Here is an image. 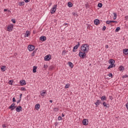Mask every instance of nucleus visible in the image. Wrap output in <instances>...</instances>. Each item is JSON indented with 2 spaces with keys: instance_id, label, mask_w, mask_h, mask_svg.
I'll list each match as a JSON object with an SVG mask.
<instances>
[{
  "instance_id": "34",
  "label": "nucleus",
  "mask_w": 128,
  "mask_h": 128,
  "mask_svg": "<svg viewBox=\"0 0 128 128\" xmlns=\"http://www.w3.org/2000/svg\"><path fill=\"white\" fill-rule=\"evenodd\" d=\"M44 68H45V70H46L48 68V65L44 64Z\"/></svg>"
},
{
  "instance_id": "29",
  "label": "nucleus",
  "mask_w": 128,
  "mask_h": 128,
  "mask_svg": "<svg viewBox=\"0 0 128 128\" xmlns=\"http://www.w3.org/2000/svg\"><path fill=\"white\" fill-rule=\"evenodd\" d=\"M112 20H107L106 21V24H112Z\"/></svg>"
},
{
  "instance_id": "19",
  "label": "nucleus",
  "mask_w": 128,
  "mask_h": 128,
  "mask_svg": "<svg viewBox=\"0 0 128 128\" xmlns=\"http://www.w3.org/2000/svg\"><path fill=\"white\" fill-rule=\"evenodd\" d=\"M40 104H36L35 106V108L36 110H40Z\"/></svg>"
},
{
  "instance_id": "40",
  "label": "nucleus",
  "mask_w": 128,
  "mask_h": 128,
  "mask_svg": "<svg viewBox=\"0 0 128 128\" xmlns=\"http://www.w3.org/2000/svg\"><path fill=\"white\" fill-rule=\"evenodd\" d=\"M106 102H103L102 103V105L104 106H106Z\"/></svg>"
},
{
  "instance_id": "52",
  "label": "nucleus",
  "mask_w": 128,
  "mask_h": 128,
  "mask_svg": "<svg viewBox=\"0 0 128 128\" xmlns=\"http://www.w3.org/2000/svg\"><path fill=\"white\" fill-rule=\"evenodd\" d=\"M106 106V108H110V106L108 104H106V106Z\"/></svg>"
},
{
  "instance_id": "18",
  "label": "nucleus",
  "mask_w": 128,
  "mask_h": 128,
  "mask_svg": "<svg viewBox=\"0 0 128 128\" xmlns=\"http://www.w3.org/2000/svg\"><path fill=\"white\" fill-rule=\"evenodd\" d=\"M100 104H101V102L100 100H97L96 102H95V104L96 106H100Z\"/></svg>"
},
{
  "instance_id": "54",
  "label": "nucleus",
  "mask_w": 128,
  "mask_h": 128,
  "mask_svg": "<svg viewBox=\"0 0 128 128\" xmlns=\"http://www.w3.org/2000/svg\"><path fill=\"white\" fill-rule=\"evenodd\" d=\"M106 48H108V45H106Z\"/></svg>"
},
{
  "instance_id": "15",
  "label": "nucleus",
  "mask_w": 128,
  "mask_h": 128,
  "mask_svg": "<svg viewBox=\"0 0 128 128\" xmlns=\"http://www.w3.org/2000/svg\"><path fill=\"white\" fill-rule=\"evenodd\" d=\"M46 94V90H43V91L40 92V96H44Z\"/></svg>"
},
{
  "instance_id": "46",
  "label": "nucleus",
  "mask_w": 128,
  "mask_h": 128,
  "mask_svg": "<svg viewBox=\"0 0 128 128\" xmlns=\"http://www.w3.org/2000/svg\"><path fill=\"white\" fill-rule=\"evenodd\" d=\"M2 128H6V126L5 124H4L2 125Z\"/></svg>"
},
{
  "instance_id": "33",
  "label": "nucleus",
  "mask_w": 128,
  "mask_h": 128,
  "mask_svg": "<svg viewBox=\"0 0 128 128\" xmlns=\"http://www.w3.org/2000/svg\"><path fill=\"white\" fill-rule=\"evenodd\" d=\"M70 88V84H66L65 86V88Z\"/></svg>"
},
{
  "instance_id": "53",
  "label": "nucleus",
  "mask_w": 128,
  "mask_h": 128,
  "mask_svg": "<svg viewBox=\"0 0 128 128\" xmlns=\"http://www.w3.org/2000/svg\"><path fill=\"white\" fill-rule=\"evenodd\" d=\"M112 22H118L116 21L111 20Z\"/></svg>"
},
{
  "instance_id": "14",
  "label": "nucleus",
  "mask_w": 128,
  "mask_h": 128,
  "mask_svg": "<svg viewBox=\"0 0 128 128\" xmlns=\"http://www.w3.org/2000/svg\"><path fill=\"white\" fill-rule=\"evenodd\" d=\"M94 24H96V26H98L100 24V20L98 19H96L94 20Z\"/></svg>"
},
{
  "instance_id": "25",
  "label": "nucleus",
  "mask_w": 128,
  "mask_h": 128,
  "mask_svg": "<svg viewBox=\"0 0 128 128\" xmlns=\"http://www.w3.org/2000/svg\"><path fill=\"white\" fill-rule=\"evenodd\" d=\"M68 4L69 8H72V4L71 2H68Z\"/></svg>"
},
{
  "instance_id": "9",
  "label": "nucleus",
  "mask_w": 128,
  "mask_h": 128,
  "mask_svg": "<svg viewBox=\"0 0 128 128\" xmlns=\"http://www.w3.org/2000/svg\"><path fill=\"white\" fill-rule=\"evenodd\" d=\"M52 58V56L50 54H48L44 57V60H50V58Z\"/></svg>"
},
{
  "instance_id": "59",
  "label": "nucleus",
  "mask_w": 128,
  "mask_h": 128,
  "mask_svg": "<svg viewBox=\"0 0 128 128\" xmlns=\"http://www.w3.org/2000/svg\"><path fill=\"white\" fill-rule=\"evenodd\" d=\"M8 12H10V11L9 10H8Z\"/></svg>"
},
{
  "instance_id": "55",
  "label": "nucleus",
  "mask_w": 128,
  "mask_h": 128,
  "mask_svg": "<svg viewBox=\"0 0 128 128\" xmlns=\"http://www.w3.org/2000/svg\"><path fill=\"white\" fill-rule=\"evenodd\" d=\"M4 12H8V9H4Z\"/></svg>"
},
{
  "instance_id": "28",
  "label": "nucleus",
  "mask_w": 128,
  "mask_h": 128,
  "mask_svg": "<svg viewBox=\"0 0 128 128\" xmlns=\"http://www.w3.org/2000/svg\"><path fill=\"white\" fill-rule=\"evenodd\" d=\"M19 6H24V2H19Z\"/></svg>"
},
{
  "instance_id": "16",
  "label": "nucleus",
  "mask_w": 128,
  "mask_h": 128,
  "mask_svg": "<svg viewBox=\"0 0 128 128\" xmlns=\"http://www.w3.org/2000/svg\"><path fill=\"white\" fill-rule=\"evenodd\" d=\"M123 54H124L127 55L128 54V48H124L123 50Z\"/></svg>"
},
{
  "instance_id": "5",
  "label": "nucleus",
  "mask_w": 128,
  "mask_h": 128,
  "mask_svg": "<svg viewBox=\"0 0 128 128\" xmlns=\"http://www.w3.org/2000/svg\"><path fill=\"white\" fill-rule=\"evenodd\" d=\"M30 36V32L29 30H26V34H24V38H28Z\"/></svg>"
},
{
  "instance_id": "20",
  "label": "nucleus",
  "mask_w": 128,
  "mask_h": 128,
  "mask_svg": "<svg viewBox=\"0 0 128 128\" xmlns=\"http://www.w3.org/2000/svg\"><path fill=\"white\" fill-rule=\"evenodd\" d=\"M116 68V65H110L108 68V70H110V68Z\"/></svg>"
},
{
  "instance_id": "17",
  "label": "nucleus",
  "mask_w": 128,
  "mask_h": 128,
  "mask_svg": "<svg viewBox=\"0 0 128 128\" xmlns=\"http://www.w3.org/2000/svg\"><path fill=\"white\" fill-rule=\"evenodd\" d=\"M16 106V104L14 102H13L9 107L8 108L10 110H12V108H14V106Z\"/></svg>"
},
{
  "instance_id": "35",
  "label": "nucleus",
  "mask_w": 128,
  "mask_h": 128,
  "mask_svg": "<svg viewBox=\"0 0 128 128\" xmlns=\"http://www.w3.org/2000/svg\"><path fill=\"white\" fill-rule=\"evenodd\" d=\"M109 98H110V100H114V97L112 96H109Z\"/></svg>"
},
{
  "instance_id": "42",
  "label": "nucleus",
  "mask_w": 128,
  "mask_h": 128,
  "mask_svg": "<svg viewBox=\"0 0 128 128\" xmlns=\"http://www.w3.org/2000/svg\"><path fill=\"white\" fill-rule=\"evenodd\" d=\"M13 82L12 80H9V84H12Z\"/></svg>"
},
{
  "instance_id": "45",
  "label": "nucleus",
  "mask_w": 128,
  "mask_h": 128,
  "mask_svg": "<svg viewBox=\"0 0 128 128\" xmlns=\"http://www.w3.org/2000/svg\"><path fill=\"white\" fill-rule=\"evenodd\" d=\"M16 108V106H14V108H12V109H10V110H14Z\"/></svg>"
},
{
  "instance_id": "3",
  "label": "nucleus",
  "mask_w": 128,
  "mask_h": 128,
  "mask_svg": "<svg viewBox=\"0 0 128 128\" xmlns=\"http://www.w3.org/2000/svg\"><path fill=\"white\" fill-rule=\"evenodd\" d=\"M58 6V5L55 4L54 6L50 10L51 14H54L56 12V7Z\"/></svg>"
},
{
  "instance_id": "7",
  "label": "nucleus",
  "mask_w": 128,
  "mask_h": 128,
  "mask_svg": "<svg viewBox=\"0 0 128 128\" xmlns=\"http://www.w3.org/2000/svg\"><path fill=\"white\" fill-rule=\"evenodd\" d=\"M78 44H76V46H75L74 47L73 50H72L73 52H76V50H78V47L80 46V42H78Z\"/></svg>"
},
{
  "instance_id": "8",
  "label": "nucleus",
  "mask_w": 128,
  "mask_h": 128,
  "mask_svg": "<svg viewBox=\"0 0 128 128\" xmlns=\"http://www.w3.org/2000/svg\"><path fill=\"white\" fill-rule=\"evenodd\" d=\"M108 62H109L110 64V65L116 66V64H114V62H116V61L114 60L113 59H111V60H109Z\"/></svg>"
},
{
  "instance_id": "2",
  "label": "nucleus",
  "mask_w": 128,
  "mask_h": 128,
  "mask_svg": "<svg viewBox=\"0 0 128 128\" xmlns=\"http://www.w3.org/2000/svg\"><path fill=\"white\" fill-rule=\"evenodd\" d=\"M78 55L80 58H84L86 56V52H79Z\"/></svg>"
},
{
  "instance_id": "4",
  "label": "nucleus",
  "mask_w": 128,
  "mask_h": 128,
  "mask_svg": "<svg viewBox=\"0 0 128 128\" xmlns=\"http://www.w3.org/2000/svg\"><path fill=\"white\" fill-rule=\"evenodd\" d=\"M34 48L35 47L34 46V45H29L28 46V50L30 52H32Z\"/></svg>"
},
{
  "instance_id": "48",
  "label": "nucleus",
  "mask_w": 128,
  "mask_h": 128,
  "mask_svg": "<svg viewBox=\"0 0 128 128\" xmlns=\"http://www.w3.org/2000/svg\"><path fill=\"white\" fill-rule=\"evenodd\" d=\"M126 106L127 110H128V102L126 104Z\"/></svg>"
},
{
  "instance_id": "21",
  "label": "nucleus",
  "mask_w": 128,
  "mask_h": 128,
  "mask_svg": "<svg viewBox=\"0 0 128 128\" xmlns=\"http://www.w3.org/2000/svg\"><path fill=\"white\" fill-rule=\"evenodd\" d=\"M36 68H38V67H36V66H33V72L34 74V72H36Z\"/></svg>"
},
{
  "instance_id": "37",
  "label": "nucleus",
  "mask_w": 128,
  "mask_h": 128,
  "mask_svg": "<svg viewBox=\"0 0 128 128\" xmlns=\"http://www.w3.org/2000/svg\"><path fill=\"white\" fill-rule=\"evenodd\" d=\"M106 26H104L102 30H106Z\"/></svg>"
},
{
  "instance_id": "12",
  "label": "nucleus",
  "mask_w": 128,
  "mask_h": 128,
  "mask_svg": "<svg viewBox=\"0 0 128 128\" xmlns=\"http://www.w3.org/2000/svg\"><path fill=\"white\" fill-rule=\"evenodd\" d=\"M40 40L42 42H44L45 40H46V36H41L40 38Z\"/></svg>"
},
{
  "instance_id": "57",
  "label": "nucleus",
  "mask_w": 128,
  "mask_h": 128,
  "mask_svg": "<svg viewBox=\"0 0 128 128\" xmlns=\"http://www.w3.org/2000/svg\"><path fill=\"white\" fill-rule=\"evenodd\" d=\"M50 102H51V103L52 102V100H50Z\"/></svg>"
},
{
  "instance_id": "39",
  "label": "nucleus",
  "mask_w": 128,
  "mask_h": 128,
  "mask_svg": "<svg viewBox=\"0 0 128 128\" xmlns=\"http://www.w3.org/2000/svg\"><path fill=\"white\" fill-rule=\"evenodd\" d=\"M64 54H66V51L63 50V51L62 52V56H64Z\"/></svg>"
},
{
  "instance_id": "30",
  "label": "nucleus",
  "mask_w": 128,
  "mask_h": 128,
  "mask_svg": "<svg viewBox=\"0 0 128 128\" xmlns=\"http://www.w3.org/2000/svg\"><path fill=\"white\" fill-rule=\"evenodd\" d=\"M120 30V27H117L115 30V32H118Z\"/></svg>"
},
{
  "instance_id": "26",
  "label": "nucleus",
  "mask_w": 128,
  "mask_h": 128,
  "mask_svg": "<svg viewBox=\"0 0 128 128\" xmlns=\"http://www.w3.org/2000/svg\"><path fill=\"white\" fill-rule=\"evenodd\" d=\"M6 68V66H2V67L1 68V70L2 72H5L6 69H4Z\"/></svg>"
},
{
  "instance_id": "49",
  "label": "nucleus",
  "mask_w": 128,
  "mask_h": 128,
  "mask_svg": "<svg viewBox=\"0 0 128 128\" xmlns=\"http://www.w3.org/2000/svg\"><path fill=\"white\" fill-rule=\"evenodd\" d=\"M25 2H30V0H24Z\"/></svg>"
},
{
  "instance_id": "6",
  "label": "nucleus",
  "mask_w": 128,
  "mask_h": 128,
  "mask_svg": "<svg viewBox=\"0 0 128 128\" xmlns=\"http://www.w3.org/2000/svg\"><path fill=\"white\" fill-rule=\"evenodd\" d=\"M14 26L12 25H10L7 27V30L8 32H12Z\"/></svg>"
},
{
  "instance_id": "23",
  "label": "nucleus",
  "mask_w": 128,
  "mask_h": 128,
  "mask_svg": "<svg viewBox=\"0 0 128 128\" xmlns=\"http://www.w3.org/2000/svg\"><path fill=\"white\" fill-rule=\"evenodd\" d=\"M101 100H106V96H104L101 97Z\"/></svg>"
},
{
  "instance_id": "31",
  "label": "nucleus",
  "mask_w": 128,
  "mask_h": 128,
  "mask_svg": "<svg viewBox=\"0 0 128 128\" xmlns=\"http://www.w3.org/2000/svg\"><path fill=\"white\" fill-rule=\"evenodd\" d=\"M20 90H21L22 92H26V88H24V87H22V88H21Z\"/></svg>"
},
{
  "instance_id": "10",
  "label": "nucleus",
  "mask_w": 128,
  "mask_h": 128,
  "mask_svg": "<svg viewBox=\"0 0 128 128\" xmlns=\"http://www.w3.org/2000/svg\"><path fill=\"white\" fill-rule=\"evenodd\" d=\"M82 124L84 126H88V120L87 119H84L82 120Z\"/></svg>"
},
{
  "instance_id": "44",
  "label": "nucleus",
  "mask_w": 128,
  "mask_h": 128,
  "mask_svg": "<svg viewBox=\"0 0 128 128\" xmlns=\"http://www.w3.org/2000/svg\"><path fill=\"white\" fill-rule=\"evenodd\" d=\"M12 102H16V98H14V97L13 98H12Z\"/></svg>"
},
{
  "instance_id": "56",
  "label": "nucleus",
  "mask_w": 128,
  "mask_h": 128,
  "mask_svg": "<svg viewBox=\"0 0 128 128\" xmlns=\"http://www.w3.org/2000/svg\"><path fill=\"white\" fill-rule=\"evenodd\" d=\"M62 118H64V114H62Z\"/></svg>"
},
{
  "instance_id": "58",
  "label": "nucleus",
  "mask_w": 128,
  "mask_h": 128,
  "mask_svg": "<svg viewBox=\"0 0 128 128\" xmlns=\"http://www.w3.org/2000/svg\"><path fill=\"white\" fill-rule=\"evenodd\" d=\"M66 25H68V24L66 23L64 24V26H66Z\"/></svg>"
},
{
  "instance_id": "27",
  "label": "nucleus",
  "mask_w": 128,
  "mask_h": 128,
  "mask_svg": "<svg viewBox=\"0 0 128 128\" xmlns=\"http://www.w3.org/2000/svg\"><path fill=\"white\" fill-rule=\"evenodd\" d=\"M114 14V20H116V13H113Z\"/></svg>"
},
{
  "instance_id": "32",
  "label": "nucleus",
  "mask_w": 128,
  "mask_h": 128,
  "mask_svg": "<svg viewBox=\"0 0 128 128\" xmlns=\"http://www.w3.org/2000/svg\"><path fill=\"white\" fill-rule=\"evenodd\" d=\"M98 8H102V3H99V4H98Z\"/></svg>"
},
{
  "instance_id": "50",
  "label": "nucleus",
  "mask_w": 128,
  "mask_h": 128,
  "mask_svg": "<svg viewBox=\"0 0 128 128\" xmlns=\"http://www.w3.org/2000/svg\"><path fill=\"white\" fill-rule=\"evenodd\" d=\"M34 52H32V56H34Z\"/></svg>"
},
{
  "instance_id": "36",
  "label": "nucleus",
  "mask_w": 128,
  "mask_h": 128,
  "mask_svg": "<svg viewBox=\"0 0 128 128\" xmlns=\"http://www.w3.org/2000/svg\"><path fill=\"white\" fill-rule=\"evenodd\" d=\"M62 120V116H59L58 117V120Z\"/></svg>"
},
{
  "instance_id": "43",
  "label": "nucleus",
  "mask_w": 128,
  "mask_h": 128,
  "mask_svg": "<svg viewBox=\"0 0 128 128\" xmlns=\"http://www.w3.org/2000/svg\"><path fill=\"white\" fill-rule=\"evenodd\" d=\"M22 94H20V100H22Z\"/></svg>"
},
{
  "instance_id": "47",
  "label": "nucleus",
  "mask_w": 128,
  "mask_h": 128,
  "mask_svg": "<svg viewBox=\"0 0 128 128\" xmlns=\"http://www.w3.org/2000/svg\"><path fill=\"white\" fill-rule=\"evenodd\" d=\"M108 76L110 77V76H112V74L110 73L108 74Z\"/></svg>"
},
{
  "instance_id": "1",
  "label": "nucleus",
  "mask_w": 128,
  "mask_h": 128,
  "mask_svg": "<svg viewBox=\"0 0 128 128\" xmlns=\"http://www.w3.org/2000/svg\"><path fill=\"white\" fill-rule=\"evenodd\" d=\"M80 50L83 52H88L90 46L88 44H83L80 48Z\"/></svg>"
},
{
  "instance_id": "13",
  "label": "nucleus",
  "mask_w": 128,
  "mask_h": 128,
  "mask_svg": "<svg viewBox=\"0 0 128 128\" xmlns=\"http://www.w3.org/2000/svg\"><path fill=\"white\" fill-rule=\"evenodd\" d=\"M22 110V106H18L16 108V112H20Z\"/></svg>"
},
{
  "instance_id": "38",
  "label": "nucleus",
  "mask_w": 128,
  "mask_h": 128,
  "mask_svg": "<svg viewBox=\"0 0 128 128\" xmlns=\"http://www.w3.org/2000/svg\"><path fill=\"white\" fill-rule=\"evenodd\" d=\"M54 112H58V108H54Z\"/></svg>"
},
{
  "instance_id": "60",
  "label": "nucleus",
  "mask_w": 128,
  "mask_h": 128,
  "mask_svg": "<svg viewBox=\"0 0 128 128\" xmlns=\"http://www.w3.org/2000/svg\"><path fill=\"white\" fill-rule=\"evenodd\" d=\"M126 77L128 78V76H126Z\"/></svg>"
},
{
  "instance_id": "22",
  "label": "nucleus",
  "mask_w": 128,
  "mask_h": 128,
  "mask_svg": "<svg viewBox=\"0 0 128 128\" xmlns=\"http://www.w3.org/2000/svg\"><path fill=\"white\" fill-rule=\"evenodd\" d=\"M118 70L120 72H122L124 70V66H120L118 68Z\"/></svg>"
},
{
  "instance_id": "41",
  "label": "nucleus",
  "mask_w": 128,
  "mask_h": 128,
  "mask_svg": "<svg viewBox=\"0 0 128 128\" xmlns=\"http://www.w3.org/2000/svg\"><path fill=\"white\" fill-rule=\"evenodd\" d=\"M12 22H13V24H16V20H14V19H12Z\"/></svg>"
},
{
  "instance_id": "11",
  "label": "nucleus",
  "mask_w": 128,
  "mask_h": 128,
  "mask_svg": "<svg viewBox=\"0 0 128 128\" xmlns=\"http://www.w3.org/2000/svg\"><path fill=\"white\" fill-rule=\"evenodd\" d=\"M20 86H26V82L24 80H21L20 81Z\"/></svg>"
},
{
  "instance_id": "24",
  "label": "nucleus",
  "mask_w": 128,
  "mask_h": 128,
  "mask_svg": "<svg viewBox=\"0 0 128 128\" xmlns=\"http://www.w3.org/2000/svg\"><path fill=\"white\" fill-rule=\"evenodd\" d=\"M68 64L69 66H70V68H74L73 64L72 62H68Z\"/></svg>"
},
{
  "instance_id": "51",
  "label": "nucleus",
  "mask_w": 128,
  "mask_h": 128,
  "mask_svg": "<svg viewBox=\"0 0 128 128\" xmlns=\"http://www.w3.org/2000/svg\"><path fill=\"white\" fill-rule=\"evenodd\" d=\"M20 100H20V99H19V100H18L17 101V104H18V102H20Z\"/></svg>"
}]
</instances>
